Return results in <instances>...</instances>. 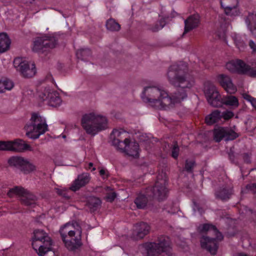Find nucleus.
I'll return each mask as SVG.
<instances>
[{"label": "nucleus", "mask_w": 256, "mask_h": 256, "mask_svg": "<svg viewBox=\"0 0 256 256\" xmlns=\"http://www.w3.org/2000/svg\"><path fill=\"white\" fill-rule=\"evenodd\" d=\"M222 38H224V36H222Z\"/></svg>", "instance_id": "nucleus-56"}, {"label": "nucleus", "mask_w": 256, "mask_h": 256, "mask_svg": "<svg viewBox=\"0 0 256 256\" xmlns=\"http://www.w3.org/2000/svg\"><path fill=\"white\" fill-rule=\"evenodd\" d=\"M195 164V162L193 160H186V161L184 168L186 171L189 172H191L192 171V168L194 167Z\"/></svg>", "instance_id": "nucleus-40"}, {"label": "nucleus", "mask_w": 256, "mask_h": 256, "mask_svg": "<svg viewBox=\"0 0 256 256\" xmlns=\"http://www.w3.org/2000/svg\"><path fill=\"white\" fill-rule=\"evenodd\" d=\"M114 146L116 148L117 150H120V152L124 153V152L122 150H121L120 148V147H121L122 148H124V146L122 144H120L118 146Z\"/></svg>", "instance_id": "nucleus-50"}, {"label": "nucleus", "mask_w": 256, "mask_h": 256, "mask_svg": "<svg viewBox=\"0 0 256 256\" xmlns=\"http://www.w3.org/2000/svg\"><path fill=\"white\" fill-rule=\"evenodd\" d=\"M218 80L227 92L234 94L236 91V87L232 83V80L229 76L220 74L218 76Z\"/></svg>", "instance_id": "nucleus-17"}, {"label": "nucleus", "mask_w": 256, "mask_h": 256, "mask_svg": "<svg viewBox=\"0 0 256 256\" xmlns=\"http://www.w3.org/2000/svg\"><path fill=\"white\" fill-rule=\"evenodd\" d=\"M36 169V167L35 165L25 159L20 171L24 174H28L35 171Z\"/></svg>", "instance_id": "nucleus-30"}, {"label": "nucleus", "mask_w": 256, "mask_h": 256, "mask_svg": "<svg viewBox=\"0 0 256 256\" xmlns=\"http://www.w3.org/2000/svg\"><path fill=\"white\" fill-rule=\"evenodd\" d=\"M116 194L114 192H112L111 193L108 194L106 196V199L107 201L110 202H112L114 200L115 198H116Z\"/></svg>", "instance_id": "nucleus-46"}, {"label": "nucleus", "mask_w": 256, "mask_h": 256, "mask_svg": "<svg viewBox=\"0 0 256 256\" xmlns=\"http://www.w3.org/2000/svg\"><path fill=\"white\" fill-rule=\"evenodd\" d=\"M243 159L247 164H250L251 162L250 160V156L248 153H244L243 154Z\"/></svg>", "instance_id": "nucleus-47"}, {"label": "nucleus", "mask_w": 256, "mask_h": 256, "mask_svg": "<svg viewBox=\"0 0 256 256\" xmlns=\"http://www.w3.org/2000/svg\"><path fill=\"white\" fill-rule=\"evenodd\" d=\"M221 120V112L214 110L205 118V122L208 125H212L218 122Z\"/></svg>", "instance_id": "nucleus-21"}, {"label": "nucleus", "mask_w": 256, "mask_h": 256, "mask_svg": "<svg viewBox=\"0 0 256 256\" xmlns=\"http://www.w3.org/2000/svg\"><path fill=\"white\" fill-rule=\"evenodd\" d=\"M3 81L4 83V87L6 88V90H10L13 88L14 84L11 80L8 79H4L3 80Z\"/></svg>", "instance_id": "nucleus-43"}, {"label": "nucleus", "mask_w": 256, "mask_h": 256, "mask_svg": "<svg viewBox=\"0 0 256 256\" xmlns=\"http://www.w3.org/2000/svg\"><path fill=\"white\" fill-rule=\"evenodd\" d=\"M90 180V176L88 173H83L78 176L76 179L74 180L70 188V190L76 192L82 187L84 186Z\"/></svg>", "instance_id": "nucleus-18"}, {"label": "nucleus", "mask_w": 256, "mask_h": 256, "mask_svg": "<svg viewBox=\"0 0 256 256\" xmlns=\"http://www.w3.org/2000/svg\"><path fill=\"white\" fill-rule=\"evenodd\" d=\"M76 228H74V224H70V223L66 224L60 228V232L62 241L66 248H72L75 246L74 245H72L71 244V242H70L69 238H70L72 236L76 235V234H78V231H81L78 229H77L76 230ZM74 244L75 246H78V244L76 242L74 243Z\"/></svg>", "instance_id": "nucleus-14"}, {"label": "nucleus", "mask_w": 256, "mask_h": 256, "mask_svg": "<svg viewBox=\"0 0 256 256\" xmlns=\"http://www.w3.org/2000/svg\"><path fill=\"white\" fill-rule=\"evenodd\" d=\"M169 82L179 88L169 96L164 89L157 86H148L142 94V100L158 109L166 110L176 104H179L187 98L186 89L194 84V80L188 73L187 64L180 62L172 64L167 72Z\"/></svg>", "instance_id": "nucleus-1"}, {"label": "nucleus", "mask_w": 256, "mask_h": 256, "mask_svg": "<svg viewBox=\"0 0 256 256\" xmlns=\"http://www.w3.org/2000/svg\"><path fill=\"white\" fill-rule=\"evenodd\" d=\"M100 174L102 178L105 179L108 177L109 172L108 170L105 168H101L100 170Z\"/></svg>", "instance_id": "nucleus-45"}, {"label": "nucleus", "mask_w": 256, "mask_h": 256, "mask_svg": "<svg viewBox=\"0 0 256 256\" xmlns=\"http://www.w3.org/2000/svg\"><path fill=\"white\" fill-rule=\"evenodd\" d=\"M228 156L231 160H234V154L233 152L230 150V152L228 154Z\"/></svg>", "instance_id": "nucleus-51"}, {"label": "nucleus", "mask_w": 256, "mask_h": 256, "mask_svg": "<svg viewBox=\"0 0 256 256\" xmlns=\"http://www.w3.org/2000/svg\"><path fill=\"white\" fill-rule=\"evenodd\" d=\"M0 150L22 152L25 150L32 151V148L23 140L18 139L14 141L0 142Z\"/></svg>", "instance_id": "nucleus-12"}, {"label": "nucleus", "mask_w": 256, "mask_h": 256, "mask_svg": "<svg viewBox=\"0 0 256 256\" xmlns=\"http://www.w3.org/2000/svg\"><path fill=\"white\" fill-rule=\"evenodd\" d=\"M214 140L216 142H220L222 139L225 140V127H218L213 131Z\"/></svg>", "instance_id": "nucleus-27"}, {"label": "nucleus", "mask_w": 256, "mask_h": 256, "mask_svg": "<svg viewBox=\"0 0 256 256\" xmlns=\"http://www.w3.org/2000/svg\"><path fill=\"white\" fill-rule=\"evenodd\" d=\"M6 90V88L4 87V83L3 80H0V93L4 92Z\"/></svg>", "instance_id": "nucleus-48"}, {"label": "nucleus", "mask_w": 256, "mask_h": 256, "mask_svg": "<svg viewBox=\"0 0 256 256\" xmlns=\"http://www.w3.org/2000/svg\"><path fill=\"white\" fill-rule=\"evenodd\" d=\"M148 202L147 197L142 194L138 195L134 200V204L137 208L140 209L144 208L146 206Z\"/></svg>", "instance_id": "nucleus-29"}, {"label": "nucleus", "mask_w": 256, "mask_h": 256, "mask_svg": "<svg viewBox=\"0 0 256 256\" xmlns=\"http://www.w3.org/2000/svg\"><path fill=\"white\" fill-rule=\"evenodd\" d=\"M14 194L20 196L22 203L26 206H33L37 200V197L34 194L20 186H15L9 190L8 196L12 197Z\"/></svg>", "instance_id": "nucleus-10"}, {"label": "nucleus", "mask_w": 256, "mask_h": 256, "mask_svg": "<svg viewBox=\"0 0 256 256\" xmlns=\"http://www.w3.org/2000/svg\"><path fill=\"white\" fill-rule=\"evenodd\" d=\"M166 22L164 20L163 18H161L154 24H147L146 29L152 32H156L162 30Z\"/></svg>", "instance_id": "nucleus-25"}, {"label": "nucleus", "mask_w": 256, "mask_h": 256, "mask_svg": "<svg viewBox=\"0 0 256 256\" xmlns=\"http://www.w3.org/2000/svg\"><path fill=\"white\" fill-rule=\"evenodd\" d=\"M14 66L24 78L32 77L36 73L34 64L33 62L24 60L22 58H15L14 60Z\"/></svg>", "instance_id": "nucleus-11"}, {"label": "nucleus", "mask_w": 256, "mask_h": 256, "mask_svg": "<svg viewBox=\"0 0 256 256\" xmlns=\"http://www.w3.org/2000/svg\"><path fill=\"white\" fill-rule=\"evenodd\" d=\"M96 170V168H92V170Z\"/></svg>", "instance_id": "nucleus-55"}, {"label": "nucleus", "mask_w": 256, "mask_h": 256, "mask_svg": "<svg viewBox=\"0 0 256 256\" xmlns=\"http://www.w3.org/2000/svg\"><path fill=\"white\" fill-rule=\"evenodd\" d=\"M204 92L208 103L213 107H220L223 104L238 107V101L233 96L222 98L216 86L210 82H206L204 85Z\"/></svg>", "instance_id": "nucleus-2"}, {"label": "nucleus", "mask_w": 256, "mask_h": 256, "mask_svg": "<svg viewBox=\"0 0 256 256\" xmlns=\"http://www.w3.org/2000/svg\"><path fill=\"white\" fill-rule=\"evenodd\" d=\"M32 246L40 256L44 255L51 250L52 240L48 234L42 230L34 231Z\"/></svg>", "instance_id": "nucleus-7"}, {"label": "nucleus", "mask_w": 256, "mask_h": 256, "mask_svg": "<svg viewBox=\"0 0 256 256\" xmlns=\"http://www.w3.org/2000/svg\"><path fill=\"white\" fill-rule=\"evenodd\" d=\"M194 209L196 208L198 210H200V209H199L198 206H197V204H196V202H194Z\"/></svg>", "instance_id": "nucleus-53"}, {"label": "nucleus", "mask_w": 256, "mask_h": 256, "mask_svg": "<svg viewBox=\"0 0 256 256\" xmlns=\"http://www.w3.org/2000/svg\"><path fill=\"white\" fill-rule=\"evenodd\" d=\"M178 154H179V148H178L177 143L176 142H174V144L173 145V147L172 148V156L174 158H177L178 156Z\"/></svg>", "instance_id": "nucleus-42"}, {"label": "nucleus", "mask_w": 256, "mask_h": 256, "mask_svg": "<svg viewBox=\"0 0 256 256\" xmlns=\"http://www.w3.org/2000/svg\"><path fill=\"white\" fill-rule=\"evenodd\" d=\"M24 160L25 158L22 157L12 156L8 160V162L10 166H14L20 170Z\"/></svg>", "instance_id": "nucleus-26"}, {"label": "nucleus", "mask_w": 256, "mask_h": 256, "mask_svg": "<svg viewBox=\"0 0 256 256\" xmlns=\"http://www.w3.org/2000/svg\"><path fill=\"white\" fill-rule=\"evenodd\" d=\"M10 40L5 33L0 34V53L6 51L10 48Z\"/></svg>", "instance_id": "nucleus-22"}, {"label": "nucleus", "mask_w": 256, "mask_h": 256, "mask_svg": "<svg viewBox=\"0 0 256 256\" xmlns=\"http://www.w3.org/2000/svg\"><path fill=\"white\" fill-rule=\"evenodd\" d=\"M52 90H53L51 89L50 87L42 89L38 92V98L42 101L46 102L47 104L50 98V95L51 94Z\"/></svg>", "instance_id": "nucleus-28"}, {"label": "nucleus", "mask_w": 256, "mask_h": 256, "mask_svg": "<svg viewBox=\"0 0 256 256\" xmlns=\"http://www.w3.org/2000/svg\"><path fill=\"white\" fill-rule=\"evenodd\" d=\"M81 232H82L81 231H78V234H76V236L74 235V236H72L70 237V238H69V240H70V242H71V244L72 245H75L74 243H76V242L78 244V245L75 246H76L72 248H66L68 250H74L76 249H78L79 247H80V246L82 244L81 241H80Z\"/></svg>", "instance_id": "nucleus-31"}, {"label": "nucleus", "mask_w": 256, "mask_h": 256, "mask_svg": "<svg viewBox=\"0 0 256 256\" xmlns=\"http://www.w3.org/2000/svg\"><path fill=\"white\" fill-rule=\"evenodd\" d=\"M124 148L120 147L121 150L124 152L126 155L134 158H137L139 156V145L135 142H130L128 138H124Z\"/></svg>", "instance_id": "nucleus-15"}, {"label": "nucleus", "mask_w": 256, "mask_h": 256, "mask_svg": "<svg viewBox=\"0 0 256 256\" xmlns=\"http://www.w3.org/2000/svg\"><path fill=\"white\" fill-rule=\"evenodd\" d=\"M26 136L33 140L38 138L42 134L48 131V126L46 119L38 113L32 114L30 122L24 126Z\"/></svg>", "instance_id": "nucleus-5"}, {"label": "nucleus", "mask_w": 256, "mask_h": 256, "mask_svg": "<svg viewBox=\"0 0 256 256\" xmlns=\"http://www.w3.org/2000/svg\"><path fill=\"white\" fill-rule=\"evenodd\" d=\"M81 124L86 134L92 136L108 128V118L104 116L94 112L84 115Z\"/></svg>", "instance_id": "nucleus-3"}, {"label": "nucleus", "mask_w": 256, "mask_h": 256, "mask_svg": "<svg viewBox=\"0 0 256 256\" xmlns=\"http://www.w3.org/2000/svg\"><path fill=\"white\" fill-rule=\"evenodd\" d=\"M167 183L166 178H163L162 176H158L154 186L150 190L152 194H150V196L158 200H162L165 199L168 192Z\"/></svg>", "instance_id": "nucleus-13"}, {"label": "nucleus", "mask_w": 256, "mask_h": 256, "mask_svg": "<svg viewBox=\"0 0 256 256\" xmlns=\"http://www.w3.org/2000/svg\"><path fill=\"white\" fill-rule=\"evenodd\" d=\"M200 22V16L198 14H194L190 16L184 20V34L197 28L199 25Z\"/></svg>", "instance_id": "nucleus-19"}, {"label": "nucleus", "mask_w": 256, "mask_h": 256, "mask_svg": "<svg viewBox=\"0 0 256 256\" xmlns=\"http://www.w3.org/2000/svg\"><path fill=\"white\" fill-rule=\"evenodd\" d=\"M243 98L249 102L252 106L256 110V98L252 97L250 95L244 94H243Z\"/></svg>", "instance_id": "nucleus-39"}, {"label": "nucleus", "mask_w": 256, "mask_h": 256, "mask_svg": "<svg viewBox=\"0 0 256 256\" xmlns=\"http://www.w3.org/2000/svg\"><path fill=\"white\" fill-rule=\"evenodd\" d=\"M56 192L60 196H63L66 199H69L70 196L68 194V190L65 188H55Z\"/></svg>", "instance_id": "nucleus-37"}, {"label": "nucleus", "mask_w": 256, "mask_h": 256, "mask_svg": "<svg viewBox=\"0 0 256 256\" xmlns=\"http://www.w3.org/2000/svg\"><path fill=\"white\" fill-rule=\"evenodd\" d=\"M238 256H248V255L244 253V252H240L238 253Z\"/></svg>", "instance_id": "nucleus-52"}, {"label": "nucleus", "mask_w": 256, "mask_h": 256, "mask_svg": "<svg viewBox=\"0 0 256 256\" xmlns=\"http://www.w3.org/2000/svg\"><path fill=\"white\" fill-rule=\"evenodd\" d=\"M234 116V113L231 111L227 110L223 112H221V118H223L225 120H228L232 118Z\"/></svg>", "instance_id": "nucleus-41"}, {"label": "nucleus", "mask_w": 256, "mask_h": 256, "mask_svg": "<svg viewBox=\"0 0 256 256\" xmlns=\"http://www.w3.org/2000/svg\"><path fill=\"white\" fill-rule=\"evenodd\" d=\"M150 230V226L144 222L137 224L134 226L132 237L135 240H139L144 238L148 234Z\"/></svg>", "instance_id": "nucleus-16"}, {"label": "nucleus", "mask_w": 256, "mask_h": 256, "mask_svg": "<svg viewBox=\"0 0 256 256\" xmlns=\"http://www.w3.org/2000/svg\"><path fill=\"white\" fill-rule=\"evenodd\" d=\"M226 68L230 72L246 74L250 77H256V69L252 68L240 60H232L226 63Z\"/></svg>", "instance_id": "nucleus-8"}, {"label": "nucleus", "mask_w": 256, "mask_h": 256, "mask_svg": "<svg viewBox=\"0 0 256 256\" xmlns=\"http://www.w3.org/2000/svg\"><path fill=\"white\" fill-rule=\"evenodd\" d=\"M246 22L248 27H250V30H252V27L256 30V14H250L246 18Z\"/></svg>", "instance_id": "nucleus-36"}, {"label": "nucleus", "mask_w": 256, "mask_h": 256, "mask_svg": "<svg viewBox=\"0 0 256 256\" xmlns=\"http://www.w3.org/2000/svg\"><path fill=\"white\" fill-rule=\"evenodd\" d=\"M100 204V200L96 197H90L88 202V206L92 211L96 210Z\"/></svg>", "instance_id": "nucleus-34"}, {"label": "nucleus", "mask_w": 256, "mask_h": 256, "mask_svg": "<svg viewBox=\"0 0 256 256\" xmlns=\"http://www.w3.org/2000/svg\"><path fill=\"white\" fill-rule=\"evenodd\" d=\"M57 42L55 38L44 36L36 38L34 42L32 50L34 52L44 53L55 48Z\"/></svg>", "instance_id": "nucleus-9"}, {"label": "nucleus", "mask_w": 256, "mask_h": 256, "mask_svg": "<svg viewBox=\"0 0 256 256\" xmlns=\"http://www.w3.org/2000/svg\"><path fill=\"white\" fill-rule=\"evenodd\" d=\"M62 103V100L59 96L58 93L54 90L50 95L48 100L47 104L50 106L56 107L59 106Z\"/></svg>", "instance_id": "nucleus-23"}, {"label": "nucleus", "mask_w": 256, "mask_h": 256, "mask_svg": "<svg viewBox=\"0 0 256 256\" xmlns=\"http://www.w3.org/2000/svg\"><path fill=\"white\" fill-rule=\"evenodd\" d=\"M76 55L78 59L82 60H86L91 56L90 50L88 48H82L78 50L76 52Z\"/></svg>", "instance_id": "nucleus-35"}, {"label": "nucleus", "mask_w": 256, "mask_h": 256, "mask_svg": "<svg viewBox=\"0 0 256 256\" xmlns=\"http://www.w3.org/2000/svg\"><path fill=\"white\" fill-rule=\"evenodd\" d=\"M239 134L230 128L225 127V140H232L238 138Z\"/></svg>", "instance_id": "nucleus-33"}, {"label": "nucleus", "mask_w": 256, "mask_h": 256, "mask_svg": "<svg viewBox=\"0 0 256 256\" xmlns=\"http://www.w3.org/2000/svg\"><path fill=\"white\" fill-rule=\"evenodd\" d=\"M246 189L248 191H250L254 194H256V184H248L246 186Z\"/></svg>", "instance_id": "nucleus-44"}, {"label": "nucleus", "mask_w": 256, "mask_h": 256, "mask_svg": "<svg viewBox=\"0 0 256 256\" xmlns=\"http://www.w3.org/2000/svg\"><path fill=\"white\" fill-rule=\"evenodd\" d=\"M232 194L231 189L220 188L216 192L215 196L217 198L220 199L222 200H227L230 198Z\"/></svg>", "instance_id": "nucleus-24"}, {"label": "nucleus", "mask_w": 256, "mask_h": 256, "mask_svg": "<svg viewBox=\"0 0 256 256\" xmlns=\"http://www.w3.org/2000/svg\"><path fill=\"white\" fill-rule=\"evenodd\" d=\"M144 247L146 250L147 256H158L162 252L165 253L168 256H174L172 252L170 242L167 238L160 237L157 242L146 243Z\"/></svg>", "instance_id": "nucleus-6"}, {"label": "nucleus", "mask_w": 256, "mask_h": 256, "mask_svg": "<svg viewBox=\"0 0 256 256\" xmlns=\"http://www.w3.org/2000/svg\"><path fill=\"white\" fill-rule=\"evenodd\" d=\"M106 28L107 30L112 31H118L120 28V24L114 18H110L106 22Z\"/></svg>", "instance_id": "nucleus-32"}, {"label": "nucleus", "mask_w": 256, "mask_h": 256, "mask_svg": "<svg viewBox=\"0 0 256 256\" xmlns=\"http://www.w3.org/2000/svg\"><path fill=\"white\" fill-rule=\"evenodd\" d=\"M200 232H208L210 235L215 236V238H212L207 236H203L200 242L202 248L206 249L212 255L216 254L218 246V240H222L223 239L222 234L215 226L207 224L202 226Z\"/></svg>", "instance_id": "nucleus-4"}, {"label": "nucleus", "mask_w": 256, "mask_h": 256, "mask_svg": "<svg viewBox=\"0 0 256 256\" xmlns=\"http://www.w3.org/2000/svg\"><path fill=\"white\" fill-rule=\"evenodd\" d=\"M126 134V131L122 129H114L110 136V138L112 140V145L118 146L120 144H123L124 143V140L122 141V139L124 138H124L125 136H123Z\"/></svg>", "instance_id": "nucleus-20"}, {"label": "nucleus", "mask_w": 256, "mask_h": 256, "mask_svg": "<svg viewBox=\"0 0 256 256\" xmlns=\"http://www.w3.org/2000/svg\"><path fill=\"white\" fill-rule=\"evenodd\" d=\"M88 166H89L88 168H90L93 166V164L92 162H90L88 164Z\"/></svg>", "instance_id": "nucleus-54"}, {"label": "nucleus", "mask_w": 256, "mask_h": 256, "mask_svg": "<svg viewBox=\"0 0 256 256\" xmlns=\"http://www.w3.org/2000/svg\"><path fill=\"white\" fill-rule=\"evenodd\" d=\"M234 40L237 48L240 50H243L246 46L245 43L238 36H236Z\"/></svg>", "instance_id": "nucleus-38"}, {"label": "nucleus", "mask_w": 256, "mask_h": 256, "mask_svg": "<svg viewBox=\"0 0 256 256\" xmlns=\"http://www.w3.org/2000/svg\"><path fill=\"white\" fill-rule=\"evenodd\" d=\"M249 46L254 52H256V44L252 40L250 41Z\"/></svg>", "instance_id": "nucleus-49"}]
</instances>
